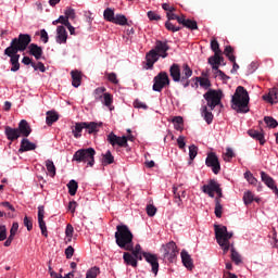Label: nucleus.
<instances>
[{"label": "nucleus", "instance_id": "nucleus-1", "mask_svg": "<svg viewBox=\"0 0 278 278\" xmlns=\"http://www.w3.org/2000/svg\"><path fill=\"white\" fill-rule=\"evenodd\" d=\"M30 42L31 36L29 34H20L17 38L12 39L10 46L4 50V55L10 58L12 73H16L21 68V63H18L21 54H18V51H25Z\"/></svg>", "mask_w": 278, "mask_h": 278}, {"label": "nucleus", "instance_id": "nucleus-2", "mask_svg": "<svg viewBox=\"0 0 278 278\" xmlns=\"http://www.w3.org/2000/svg\"><path fill=\"white\" fill-rule=\"evenodd\" d=\"M169 75L176 84H181L184 88L190 86V77H192V68L187 63L179 66V64L174 63L169 67Z\"/></svg>", "mask_w": 278, "mask_h": 278}, {"label": "nucleus", "instance_id": "nucleus-3", "mask_svg": "<svg viewBox=\"0 0 278 278\" xmlns=\"http://www.w3.org/2000/svg\"><path fill=\"white\" fill-rule=\"evenodd\" d=\"M249 101H251L249 91H247L244 87L238 86L230 101L231 108L238 114H248L250 110Z\"/></svg>", "mask_w": 278, "mask_h": 278}, {"label": "nucleus", "instance_id": "nucleus-4", "mask_svg": "<svg viewBox=\"0 0 278 278\" xmlns=\"http://www.w3.org/2000/svg\"><path fill=\"white\" fill-rule=\"evenodd\" d=\"M115 232V242L119 249L124 251L134 250V233L129 230L127 225H117Z\"/></svg>", "mask_w": 278, "mask_h": 278}, {"label": "nucleus", "instance_id": "nucleus-5", "mask_svg": "<svg viewBox=\"0 0 278 278\" xmlns=\"http://www.w3.org/2000/svg\"><path fill=\"white\" fill-rule=\"evenodd\" d=\"M215 238L217 240V244H219L220 249L224 251V255L231 250L233 243L229 242L233 238V232L227 231V226L215 225Z\"/></svg>", "mask_w": 278, "mask_h": 278}, {"label": "nucleus", "instance_id": "nucleus-6", "mask_svg": "<svg viewBox=\"0 0 278 278\" xmlns=\"http://www.w3.org/2000/svg\"><path fill=\"white\" fill-rule=\"evenodd\" d=\"M94 155H97V151L93 148L80 149L74 153L73 161L87 163V166H94Z\"/></svg>", "mask_w": 278, "mask_h": 278}, {"label": "nucleus", "instance_id": "nucleus-7", "mask_svg": "<svg viewBox=\"0 0 278 278\" xmlns=\"http://www.w3.org/2000/svg\"><path fill=\"white\" fill-rule=\"evenodd\" d=\"M206 101V108H210L211 111H214L216 105H220L223 101V91L216 89H208L207 92L203 94Z\"/></svg>", "mask_w": 278, "mask_h": 278}, {"label": "nucleus", "instance_id": "nucleus-8", "mask_svg": "<svg viewBox=\"0 0 278 278\" xmlns=\"http://www.w3.org/2000/svg\"><path fill=\"white\" fill-rule=\"evenodd\" d=\"M153 81L152 90H154V92H162L166 86H170V78H168V73L166 72L159 73L153 78Z\"/></svg>", "mask_w": 278, "mask_h": 278}, {"label": "nucleus", "instance_id": "nucleus-9", "mask_svg": "<svg viewBox=\"0 0 278 278\" xmlns=\"http://www.w3.org/2000/svg\"><path fill=\"white\" fill-rule=\"evenodd\" d=\"M162 252L164 260L173 262V260L177 257V253H179V251H177V243H175V241H170L167 244H163Z\"/></svg>", "mask_w": 278, "mask_h": 278}, {"label": "nucleus", "instance_id": "nucleus-10", "mask_svg": "<svg viewBox=\"0 0 278 278\" xmlns=\"http://www.w3.org/2000/svg\"><path fill=\"white\" fill-rule=\"evenodd\" d=\"M205 164L208 168H212L214 175L220 173V161H218V156L214 152L207 154Z\"/></svg>", "mask_w": 278, "mask_h": 278}, {"label": "nucleus", "instance_id": "nucleus-11", "mask_svg": "<svg viewBox=\"0 0 278 278\" xmlns=\"http://www.w3.org/2000/svg\"><path fill=\"white\" fill-rule=\"evenodd\" d=\"M146 262L152 266V273L154 275H157L160 270V263L157 262V254H152L150 252H143L142 253Z\"/></svg>", "mask_w": 278, "mask_h": 278}, {"label": "nucleus", "instance_id": "nucleus-12", "mask_svg": "<svg viewBox=\"0 0 278 278\" xmlns=\"http://www.w3.org/2000/svg\"><path fill=\"white\" fill-rule=\"evenodd\" d=\"M170 47L168 46V41H162V40H156L155 46H154V51L159 53L160 58H168V50Z\"/></svg>", "mask_w": 278, "mask_h": 278}, {"label": "nucleus", "instance_id": "nucleus-13", "mask_svg": "<svg viewBox=\"0 0 278 278\" xmlns=\"http://www.w3.org/2000/svg\"><path fill=\"white\" fill-rule=\"evenodd\" d=\"M224 54L226 55V58H228L230 62H232L231 73H237L238 68H240V65L236 63V55H233V47L227 46L224 50Z\"/></svg>", "mask_w": 278, "mask_h": 278}, {"label": "nucleus", "instance_id": "nucleus-14", "mask_svg": "<svg viewBox=\"0 0 278 278\" xmlns=\"http://www.w3.org/2000/svg\"><path fill=\"white\" fill-rule=\"evenodd\" d=\"M17 131L20 132V136L23 138H29L31 134V126H29V123L26 119H22L18 123Z\"/></svg>", "mask_w": 278, "mask_h": 278}, {"label": "nucleus", "instance_id": "nucleus-15", "mask_svg": "<svg viewBox=\"0 0 278 278\" xmlns=\"http://www.w3.org/2000/svg\"><path fill=\"white\" fill-rule=\"evenodd\" d=\"M216 188H218V184L216 182V180H210L207 185H204L202 187V192H204V194H208V197H211V199H214V192H216Z\"/></svg>", "mask_w": 278, "mask_h": 278}, {"label": "nucleus", "instance_id": "nucleus-16", "mask_svg": "<svg viewBox=\"0 0 278 278\" xmlns=\"http://www.w3.org/2000/svg\"><path fill=\"white\" fill-rule=\"evenodd\" d=\"M66 40H68V33H66V28L64 26H58L56 42L59 45H66Z\"/></svg>", "mask_w": 278, "mask_h": 278}, {"label": "nucleus", "instance_id": "nucleus-17", "mask_svg": "<svg viewBox=\"0 0 278 278\" xmlns=\"http://www.w3.org/2000/svg\"><path fill=\"white\" fill-rule=\"evenodd\" d=\"M4 134L11 142H14V140H18L21 138V134L18 132V128H12L10 126H5Z\"/></svg>", "mask_w": 278, "mask_h": 278}, {"label": "nucleus", "instance_id": "nucleus-18", "mask_svg": "<svg viewBox=\"0 0 278 278\" xmlns=\"http://www.w3.org/2000/svg\"><path fill=\"white\" fill-rule=\"evenodd\" d=\"M146 60L148 68H153V64L160 60V54L152 49L146 54Z\"/></svg>", "mask_w": 278, "mask_h": 278}, {"label": "nucleus", "instance_id": "nucleus-19", "mask_svg": "<svg viewBox=\"0 0 278 278\" xmlns=\"http://www.w3.org/2000/svg\"><path fill=\"white\" fill-rule=\"evenodd\" d=\"M36 149V143L29 141V139L24 138L21 141V147L18 149V153H25L27 151H35Z\"/></svg>", "mask_w": 278, "mask_h": 278}, {"label": "nucleus", "instance_id": "nucleus-20", "mask_svg": "<svg viewBox=\"0 0 278 278\" xmlns=\"http://www.w3.org/2000/svg\"><path fill=\"white\" fill-rule=\"evenodd\" d=\"M182 264L185 267L188 268V270H192L194 268V263L192 262V256L188 253V251L182 250L180 253Z\"/></svg>", "mask_w": 278, "mask_h": 278}, {"label": "nucleus", "instance_id": "nucleus-21", "mask_svg": "<svg viewBox=\"0 0 278 278\" xmlns=\"http://www.w3.org/2000/svg\"><path fill=\"white\" fill-rule=\"evenodd\" d=\"M28 53L33 55L35 59L40 60V58H42V47L36 43H30L28 46Z\"/></svg>", "mask_w": 278, "mask_h": 278}, {"label": "nucleus", "instance_id": "nucleus-22", "mask_svg": "<svg viewBox=\"0 0 278 278\" xmlns=\"http://www.w3.org/2000/svg\"><path fill=\"white\" fill-rule=\"evenodd\" d=\"M123 260L127 266H132V268L138 267V261L136 260V256H134V254L129 252H124Z\"/></svg>", "mask_w": 278, "mask_h": 278}, {"label": "nucleus", "instance_id": "nucleus-23", "mask_svg": "<svg viewBox=\"0 0 278 278\" xmlns=\"http://www.w3.org/2000/svg\"><path fill=\"white\" fill-rule=\"evenodd\" d=\"M264 101H268V103H278V89L273 88L269 90L268 94L263 96Z\"/></svg>", "mask_w": 278, "mask_h": 278}, {"label": "nucleus", "instance_id": "nucleus-24", "mask_svg": "<svg viewBox=\"0 0 278 278\" xmlns=\"http://www.w3.org/2000/svg\"><path fill=\"white\" fill-rule=\"evenodd\" d=\"M46 116H47L46 123H47L48 127H51V125H53V123H58V121H60V115L55 111H48L46 113Z\"/></svg>", "mask_w": 278, "mask_h": 278}, {"label": "nucleus", "instance_id": "nucleus-25", "mask_svg": "<svg viewBox=\"0 0 278 278\" xmlns=\"http://www.w3.org/2000/svg\"><path fill=\"white\" fill-rule=\"evenodd\" d=\"M201 115L207 125H212V121H214V114H212V110H207V105H202Z\"/></svg>", "mask_w": 278, "mask_h": 278}, {"label": "nucleus", "instance_id": "nucleus-26", "mask_svg": "<svg viewBox=\"0 0 278 278\" xmlns=\"http://www.w3.org/2000/svg\"><path fill=\"white\" fill-rule=\"evenodd\" d=\"M101 123L96 122H84V127L88 134H97L99 131V127H101Z\"/></svg>", "mask_w": 278, "mask_h": 278}, {"label": "nucleus", "instance_id": "nucleus-27", "mask_svg": "<svg viewBox=\"0 0 278 278\" xmlns=\"http://www.w3.org/2000/svg\"><path fill=\"white\" fill-rule=\"evenodd\" d=\"M72 75V86L74 88H79L81 86V72L75 70L71 72Z\"/></svg>", "mask_w": 278, "mask_h": 278}, {"label": "nucleus", "instance_id": "nucleus-28", "mask_svg": "<svg viewBox=\"0 0 278 278\" xmlns=\"http://www.w3.org/2000/svg\"><path fill=\"white\" fill-rule=\"evenodd\" d=\"M248 135L250 138H253L254 140H258L260 144L266 143V140L264 139V134H262L255 129L248 130Z\"/></svg>", "mask_w": 278, "mask_h": 278}, {"label": "nucleus", "instance_id": "nucleus-29", "mask_svg": "<svg viewBox=\"0 0 278 278\" xmlns=\"http://www.w3.org/2000/svg\"><path fill=\"white\" fill-rule=\"evenodd\" d=\"M261 179L262 181H264L265 186H267V188H273L275 185V179H273V177H270L268 174H266V172H261Z\"/></svg>", "mask_w": 278, "mask_h": 278}, {"label": "nucleus", "instance_id": "nucleus-30", "mask_svg": "<svg viewBox=\"0 0 278 278\" xmlns=\"http://www.w3.org/2000/svg\"><path fill=\"white\" fill-rule=\"evenodd\" d=\"M84 129H85L84 122L76 123L74 128L72 129V134L74 138H81V131H84Z\"/></svg>", "mask_w": 278, "mask_h": 278}, {"label": "nucleus", "instance_id": "nucleus-31", "mask_svg": "<svg viewBox=\"0 0 278 278\" xmlns=\"http://www.w3.org/2000/svg\"><path fill=\"white\" fill-rule=\"evenodd\" d=\"M102 164H103V166L114 164V155H112V152L110 150L106 151V153L102 155Z\"/></svg>", "mask_w": 278, "mask_h": 278}, {"label": "nucleus", "instance_id": "nucleus-32", "mask_svg": "<svg viewBox=\"0 0 278 278\" xmlns=\"http://www.w3.org/2000/svg\"><path fill=\"white\" fill-rule=\"evenodd\" d=\"M195 81L201 86V88H204V90L212 88V83L207 78L195 77Z\"/></svg>", "mask_w": 278, "mask_h": 278}, {"label": "nucleus", "instance_id": "nucleus-33", "mask_svg": "<svg viewBox=\"0 0 278 278\" xmlns=\"http://www.w3.org/2000/svg\"><path fill=\"white\" fill-rule=\"evenodd\" d=\"M231 261L235 262V264L238 266L240 264H242V256H240V253H238V251H236V248H233V245H231Z\"/></svg>", "mask_w": 278, "mask_h": 278}, {"label": "nucleus", "instance_id": "nucleus-34", "mask_svg": "<svg viewBox=\"0 0 278 278\" xmlns=\"http://www.w3.org/2000/svg\"><path fill=\"white\" fill-rule=\"evenodd\" d=\"M105 87H98L93 91V97L96 101H103V96L105 94Z\"/></svg>", "mask_w": 278, "mask_h": 278}, {"label": "nucleus", "instance_id": "nucleus-35", "mask_svg": "<svg viewBox=\"0 0 278 278\" xmlns=\"http://www.w3.org/2000/svg\"><path fill=\"white\" fill-rule=\"evenodd\" d=\"M67 188L71 197H75V194H77V188H79V185L75 180H70Z\"/></svg>", "mask_w": 278, "mask_h": 278}, {"label": "nucleus", "instance_id": "nucleus-36", "mask_svg": "<svg viewBox=\"0 0 278 278\" xmlns=\"http://www.w3.org/2000/svg\"><path fill=\"white\" fill-rule=\"evenodd\" d=\"M104 21H109V23H114L116 16H114V10L108 8L103 12Z\"/></svg>", "mask_w": 278, "mask_h": 278}, {"label": "nucleus", "instance_id": "nucleus-37", "mask_svg": "<svg viewBox=\"0 0 278 278\" xmlns=\"http://www.w3.org/2000/svg\"><path fill=\"white\" fill-rule=\"evenodd\" d=\"M215 216L217 218L223 217V204H220V199L219 198H215Z\"/></svg>", "mask_w": 278, "mask_h": 278}, {"label": "nucleus", "instance_id": "nucleus-38", "mask_svg": "<svg viewBox=\"0 0 278 278\" xmlns=\"http://www.w3.org/2000/svg\"><path fill=\"white\" fill-rule=\"evenodd\" d=\"M255 201V195L251 191H247L243 194V203L244 205H251Z\"/></svg>", "mask_w": 278, "mask_h": 278}, {"label": "nucleus", "instance_id": "nucleus-39", "mask_svg": "<svg viewBox=\"0 0 278 278\" xmlns=\"http://www.w3.org/2000/svg\"><path fill=\"white\" fill-rule=\"evenodd\" d=\"M101 274V269L97 266L91 267L87 274H86V278H97L99 277V275Z\"/></svg>", "mask_w": 278, "mask_h": 278}, {"label": "nucleus", "instance_id": "nucleus-40", "mask_svg": "<svg viewBox=\"0 0 278 278\" xmlns=\"http://www.w3.org/2000/svg\"><path fill=\"white\" fill-rule=\"evenodd\" d=\"M264 122L267 125V127H269L270 129H275L276 127H278L277 119H275L271 116H265Z\"/></svg>", "mask_w": 278, "mask_h": 278}, {"label": "nucleus", "instance_id": "nucleus-41", "mask_svg": "<svg viewBox=\"0 0 278 278\" xmlns=\"http://www.w3.org/2000/svg\"><path fill=\"white\" fill-rule=\"evenodd\" d=\"M220 60H223V53H215L213 56L208 58V64H220Z\"/></svg>", "mask_w": 278, "mask_h": 278}, {"label": "nucleus", "instance_id": "nucleus-42", "mask_svg": "<svg viewBox=\"0 0 278 278\" xmlns=\"http://www.w3.org/2000/svg\"><path fill=\"white\" fill-rule=\"evenodd\" d=\"M46 167H47V170H48L50 177H53L55 175V164H53V161L47 160Z\"/></svg>", "mask_w": 278, "mask_h": 278}, {"label": "nucleus", "instance_id": "nucleus-43", "mask_svg": "<svg viewBox=\"0 0 278 278\" xmlns=\"http://www.w3.org/2000/svg\"><path fill=\"white\" fill-rule=\"evenodd\" d=\"M101 103H103V105H105L106 108H110V105H112L113 103V97L112 93H104L102 96V101Z\"/></svg>", "mask_w": 278, "mask_h": 278}, {"label": "nucleus", "instance_id": "nucleus-44", "mask_svg": "<svg viewBox=\"0 0 278 278\" xmlns=\"http://www.w3.org/2000/svg\"><path fill=\"white\" fill-rule=\"evenodd\" d=\"M39 229H41V235H43L45 238H49V231L47 230V223H45V219H38Z\"/></svg>", "mask_w": 278, "mask_h": 278}, {"label": "nucleus", "instance_id": "nucleus-45", "mask_svg": "<svg viewBox=\"0 0 278 278\" xmlns=\"http://www.w3.org/2000/svg\"><path fill=\"white\" fill-rule=\"evenodd\" d=\"M106 140L112 147H116V144H118V136H116L114 132H110Z\"/></svg>", "mask_w": 278, "mask_h": 278}, {"label": "nucleus", "instance_id": "nucleus-46", "mask_svg": "<svg viewBox=\"0 0 278 278\" xmlns=\"http://www.w3.org/2000/svg\"><path fill=\"white\" fill-rule=\"evenodd\" d=\"M115 25H126L127 24V17L123 14L115 15V20L113 21Z\"/></svg>", "mask_w": 278, "mask_h": 278}, {"label": "nucleus", "instance_id": "nucleus-47", "mask_svg": "<svg viewBox=\"0 0 278 278\" xmlns=\"http://www.w3.org/2000/svg\"><path fill=\"white\" fill-rule=\"evenodd\" d=\"M233 157H236V153H233L231 148H227L226 153H224V162H231Z\"/></svg>", "mask_w": 278, "mask_h": 278}, {"label": "nucleus", "instance_id": "nucleus-48", "mask_svg": "<svg viewBox=\"0 0 278 278\" xmlns=\"http://www.w3.org/2000/svg\"><path fill=\"white\" fill-rule=\"evenodd\" d=\"M244 178L251 186H257V178L253 177V174L251 172L244 173Z\"/></svg>", "mask_w": 278, "mask_h": 278}, {"label": "nucleus", "instance_id": "nucleus-49", "mask_svg": "<svg viewBox=\"0 0 278 278\" xmlns=\"http://www.w3.org/2000/svg\"><path fill=\"white\" fill-rule=\"evenodd\" d=\"M184 27H187V29H199V25L197 24V21L193 20H187L184 24Z\"/></svg>", "mask_w": 278, "mask_h": 278}, {"label": "nucleus", "instance_id": "nucleus-50", "mask_svg": "<svg viewBox=\"0 0 278 278\" xmlns=\"http://www.w3.org/2000/svg\"><path fill=\"white\" fill-rule=\"evenodd\" d=\"M211 49L214 52V54L223 53V51L220 50V45L218 43V40H216V39H213L211 41Z\"/></svg>", "mask_w": 278, "mask_h": 278}, {"label": "nucleus", "instance_id": "nucleus-51", "mask_svg": "<svg viewBox=\"0 0 278 278\" xmlns=\"http://www.w3.org/2000/svg\"><path fill=\"white\" fill-rule=\"evenodd\" d=\"M198 153H199V148L194 144H191L189 147V157H190V160L191 161L194 160V157H197Z\"/></svg>", "mask_w": 278, "mask_h": 278}, {"label": "nucleus", "instance_id": "nucleus-52", "mask_svg": "<svg viewBox=\"0 0 278 278\" xmlns=\"http://www.w3.org/2000/svg\"><path fill=\"white\" fill-rule=\"evenodd\" d=\"M165 28L168 30V31H180L181 30V27L179 26H175L173 23H170L169 21H167L165 23Z\"/></svg>", "mask_w": 278, "mask_h": 278}, {"label": "nucleus", "instance_id": "nucleus-53", "mask_svg": "<svg viewBox=\"0 0 278 278\" xmlns=\"http://www.w3.org/2000/svg\"><path fill=\"white\" fill-rule=\"evenodd\" d=\"M24 226L27 228V231H31L34 229V222L30 217L25 216L24 217Z\"/></svg>", "mask_w": 278, "mask_h": 278}, {"label": "nucleus", "instance_id": "nucleus-54", "mask_svg": "<svg viewBox=\"0 0 278 278\" xmlns=\"http://www.w3.org/2000/svg\"><path fill=\"white\" fill-rule=\"evenodd\" d=\"M173 192L175 203H177V205H181V194H179V189L177 187H174Z\"/></svg>", "mask_w": 278, "mask_h": 278}, {"label": "nucleus", "instance_id": "nucleus-55", "mask_svg": "<svg viewBox=\"0 0 278 278\" xmlns=\"http://www.w3.org/2000/svg\"><path fill=\"white\" fill-rule=\"evenodd\" d=\"M31 66L35 71H40V73H45L47 71V67H45V63L42 62H38L36 63H31Z\"/></svg>", "mask_w": 278, "mask_h": 278}, {"label": "nucleus", "instance_id": "nucleus-56", "mask_svg": "<svg viewBox=\"0 0 278 278\" xmlns=\"http://www.w3.org/2000/svg\"><path fill=\"white\" fill-rule=\"evenodd\" d=\"M146 210H147L148 216H150V217H152V216H154L155 214H157V207H155V206L152 205V204H149Z\"/></svg>", "mask_w": 278, "mask_h": 278}, {"label": "nucleus", "instance_id": "nucleus-57", "mask_svg": "<svg viewBox=\"0 0 278 278\" xmlns=\"http://www.w3.org/2000/svg\"><path fill=\"white\" fill-rule=\"evenodd\" d=\"M148 18L150 21H162V16H160V14L155 13V11H149Z\"/></svg>", "mask_w": 278, "mask_h": 278}, {"label": "nucleus", "instance_id": "nucleus-58", "mask_svg": "<svg viewBox=\"0 0 278 278\" xmlns=\"http://www.w3.org/2000/svg\"><path fill=\"white\" fill-rule=\"evenodd\" d=\"M8 238V228L5 226L0 225V242H3Z\"/></svg>", "mask_w": 278, "mask_h": 278}, {"label": "nucleus", "instance_id": "nucleus-59", "mask_svg": "<svg viewBox=\"0 0 278 278\" xmlns=\"http://www.w3.org/2000/svg\"><path fill=\"white\" fill-rule=\"evenodd\" d=\"M73 255H75V249L72 245H68L65 249V257H66V260H71L73 257Z\"/></svg>", "mask_w": 278, "mask_h": 278}, {"label": "nucleus", "instance_id": "nucleus-60", "mask_svg": "<svg viewBox=\"0 0 278 278\" xmlns=\"http://www.w3.org/2000/svg\"><path fill=\"white\" fill-rule=\"evenodd\" d=\"M73 233H75V228H73V225L68 224L65 228L66 238H73Z\"/></svg>", "mask_w": 278, "mask_h": 278}, {"label": "nucleus", "instance_id": "nucleus-61", "mask_svg": "<svg viewBox=\"0 0 278 278\" xmlns=\"http://www.w3.org/2000/svg\"><path fill=\"white\" fill-rule=\"evenodd\" d=\"M106 77L111 84H118V78L116 76V73H106Z\"/></svg>", "mask_w": 278, "mask_h": 278}, {"label": "nucleus", "instance_id": "nucleus-62", "mask_svg": "<svg viewBox=\"0 0 278 278\" xmlns=\"http://www.w3.org/2000/svg\"><path fill=\"white\" fill-rule=\"evenodd\" d=\"M65 17L67 18H71L72 21L75 18V9H71V8H67L65 10Z\"/></svg>", "mask_w": 278, "mask_h": 278}, {"label": "nucleus", "instance_id": "nucleus-63", "mask_svg": "<svg viewBox=\"0 0 278 278\" xmlns=\"http://www.w3.org/2000/svg\"><path fill=\"white\" fill-rule=\"evenodd\" d=\"M177 144L179 149L181 150L186 149V137L179 136L177 139Z\"/></svg>", "mask_w": 278, "mask_h": 278}, {"label": "nucleus", "instance_id": "nucleus-64", "mask_svg": "<svg viewBox=\"0 0 278 278\" xmlns=\"http://www.w3.org/2000/svg\"><path fill=\"white\" fill-rule=\"evenodd\" d=\"M117 147H127V136L117 137Z\"/></svg>", "mask_w": 278, "mask_h": 278}]
</instances>
